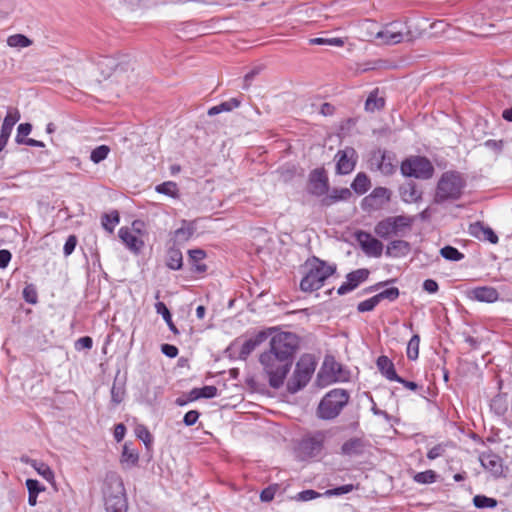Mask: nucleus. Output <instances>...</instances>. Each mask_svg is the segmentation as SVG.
Instances as JSON below:
<instances>
[{
	"label": "nucleus",
	"instance_id": "f257e3e1",
	"mask_svg": "<svg viewBox=\"0 0 512 512\" xmlns=\"http://www.w3.org/2000/svg\"><path fill=\"white\" fill-rule=\"evenodd\" d=\"M303 269L300 289L303 292H314L324 286L325 281L336 272L337 266L312 256L305 261Z\"/></svg>",
	"mask_w": 512,
	"mask_h": 512
},
{
	"label": "nucleus",
	"instance_id": "f03ea898",
	"mask_svg": "<svg viewBox=\"0 0 512 512\" xmlns=\"http://www.w3.org/2000/svg\"><path fill=\"white\" fill-rule=\"evenodd\" d=\"M465 187V180L457 171L444 172L436 187L435 203H443L448 200H457L461 197Z\"/></svg>",
	"mask_w": 512,
	"mask_h": 512
},
{
	"label": "nucleus",
	"instance_id": "7ed1b4c3",
	"mask_svg": "<svg viewBox=\"0 0 512 512\" xmlns=\"http://www.w3.org/2000/svg\"><path fill=\"white\" fill-rule=\"evenodd\" d=\"M259 360L268 375L269 385L274 389H279L284 384L292 364L267 351L260 355Z\"/></svg>",
	"mask_w": 512,
	"mask_h": 512
},
{
	"label": "nucleus",
	"instance_id": "20e7f679",
	"mask_svg": "<svg viewBox=\"0 0 512 512\" xmlns=\"http://www.w3.org/2000/svg\"><path fill=\"white\" fill-rule=\"evenodd\" d=\"M349 398V393L344 389H333L329 391L321 399L318 405V418L323 420H332L336 418L348 404Z\"/></svg>",
	"mask_w": 512,
	"mask_h": 512
},
{
	"label": "nucleus",
	"instance_id": "39448f33",
	"mask_svg": "<svg viewBox=\"0 0 512 512\" xmlns=\"http://www.w3.org/2000/svg\"><path fill=\"white\" fill-rule=\"evenodd\" d=\"M317 362L311 354H303L296 363L295 370L288 380L287 390L294 394L303 389L311 380Z\"/></svg>",
	"mask_w": 512,
	"mask_h": 512
},
{
	"label": "nucleus",
	"instance_id": "423d86ee",
	"mask_svg": "<svg viewBox=\"0 0 512 512\" xmlns=\"http://www.w3.org/2000/svg\"><path fill=\"white\" fill-rule=\"evenodd\" d=\"M106 512H127V499L124 483L120 476L111 475L104 491Z\"/></svg>",
	"mask_w": 512,
	"mask_h": 512
},
{
	"label": "nucleus",
	"instance_id": "0eeeda50",
	"mask_svg": "<svg viewBox=\"0 0 512 512\" xmlns=\"http://www.w3.org/2000/svg\"><path fill=\"white\" fill-rule=\"evenodd\" d=\"M298 345L299 339L296 334L291 332H280L271 338L270 349L267 352L273 353L292 364Z\"/></svg>",
	"mask_w": 512,
	"mask_h": 512
},
{
	"label": "nucleus",
	"instance_id": "6e6552de",
	"mask_svg": "<svg viewBox=\"0 0 512 512\" xmlns=\"http://www.w3.org/2000/svg\"><path fill=\"white\" fill-rule=\"evenodd\" d=\"M413 221V217L410 216H390L379 221L374 227V232L378 237L388 239L391 236L401 235L403 231L409 230L412 227Z\"/></svg>",
	"mask_w": 512,
	"mask_h": 512
},
{
	"label": "nucleus",
	"instance_id": "1a4fd4ad",
	"mask_svg": "<svg viewBox=\"0 0 512 512\" xmlns=\"http://www.w3.org/2000/svg\"><path fill=\"white\" fill-rule=\"evenodd\" d=\"M401 173L406 177L427 180L434 174V166L424 156H411L401 163Z\"/></svg>",
	"mask_w": 512,
	"mask_h": 512
},
{
	"label": "nucleus",
	"instance_id": "9d476101",
	"mask_svg": "<svg viewBox=\"0 0 512 512\" xmlns=\"http://www.w3.org/2000/svg\"><path fill=\"white\" fill-rule=\"evenodd\" d=\"M327 438L325 431H314L306 434L298 445V454L302 460L318 457L324 448Z\"/></svg>",
	"mask_w": 512,
	"mask_h": 512
},
{
	"label": "nucleus",
	"instance_id": "9b49d317",
	"mask_svg": "<svg viewBox=\"0 0 512 512\" xmlns=\"http://www.w3.org/2000/svg\"><path fill=\"white\" fill-rule=\"evenodd\" d=\"M335 172L337 175H348L352 173L358 161V154L353 147L347 146L340 149L334 156Z\"/></svg>",
	"mask_w": 512,
	"mask_h": 512
},
{
	"label": "nucleus",
	"instance_id": "f8f14e48",
	"mask_svg": "<svg viewBox=\"0 0 512 512\" xmlns=\"http://www.w3.org/2000/svg\"><path fill=\"white\" fill-rule=\"evenodd\" d=\"M391 191L385 187H376L367 195L361 203L364 211H376L382 209L391 200Z\"/></svg>",
	"mask_w": 512,
	"mask_h": 512
},
{
	"label": "nucleus",
	"instance_id": "ddd939ff",
	"mask_svg": "<svg viewBox=\"0 0 512 512\" xmlns=\"http://www.w3.org/2000/svg\"><path fill=\"white\" fill-rule=\"evenodd\" d=\"M355 239L367 256L378 258L382 255V242L373 237L369 232L358 230L355 232Z\"/></svg>",
	"mask_w": 512,
	"mask_h": 512
},
{
	"label": "nucleus",
	"instance_id": "4468645a",
	"mask_svg": "<svg viewBox=\"0 0 512 512\" xmlns=\"http://www.w3.org/2000/svg\"><path fill=\"white\" fill-rule=\"evenodd\" d=\"M329 188L328 177L324 169H315L309 175L308 191L315 196L326 194Z\"/></svg>",
	"mask_w": 512,
	"mask_h": 512
},
{
	"label": "nucleus",
	"instance_id": "2eb2a0df",
	"mask_svg": "<svg viewBox=\"0 0 512 512\" xmlns=\"http://www.w3.org/2000/svg\"><path fill=\"white\" fill-rule=\"evenodd\" d=\"M369 270L365 268L354 270L347 274L346 281L338 288L339 295H345L356 289L361 283L368 279Z\"/></svg>",
	"mask_w": 512,
	"mask_h": 512
},
{
	"label": "nucleus",
	"instance_id": "dca6fc26",
	"mask_svg": "<svg viewBox=\"0 0 512 512\" xmlns=\"http://www.w3.org/2000/svg\"><path fill=\"white\" fill-rule=\"evenodd\" d=\"M404 25L399 22L388 24L382 31L377 33L386 44H397L404 39Z\"/></svg>",
	"mask_w": 512,
	"mask_h": 512
},
{
	"label": "nucleus",
	"instance_id": "f3484780",
	"mask_svg": "<svg viewBox=\"0 0 512 512\" xmlns=\"http://www.w3.org/2000/svg\"><path fill=\"white\" fill-rule=\"evenodd\" d=\"M467 296L471 300L479 302L493 303L499 299L497 289L490 286H479L467 291Z\"/></svg>",
	"mask_w": 512,
	"mask_h": 512
},
{
	"label": "nucleus",
	"instance_id": "a211bd4d",
	"mask_svg": "<svg viewBox=\"0 0 512 512\" xmlns=\"http://www.w3.org/2000/svg\"><path fill=\"white\" fill-rule=\"evenodd\" d=\"M367 446L368 443L363 438L352 437L342 444L341 453L349 457L359 456L365 452Z\"/></svg>",
	"mask_w": 512,
	"mask_h": 512
},
{
	"label": "nucleus",
	"instance_id": "6ab92c4d",
	"mask_svg": "<svg viewBox=\"0 0 512 512\" xmlns=\"http://www.w3.org/2000/svg\"><path fill=\"white\" fill-rule=\"evenodd\" d=\"M118 235L125 246L133 252H139L144 246V242L128 227H121Z\"/></svg>",
	"mask_w": 512,
	"mask_h": 512
},
{
	"label": "nucleus",
	"instance_id": "aec40b11",
	"mask_svg": "<svg viewBox=\"0 0 512 512\" xmlns=\"http://www.w3.org/2000/svg\"><path fill=\"white\" fill-rule=\"evenodd\" d=\"M469 232L472 236L478 238L479 240L488 241L492 244H496L499 240L498 236L490 227L484 226L480 222L471 224Z\"/></svg>",
	"mask_w": 512,
	"mask_h": 512
},
{
	"label": "nucleus",
	"instance_id": "412c9836",
	"mask_svg": "<svg viewBox=\"0 0 512 512\" xmlns=\"http://www.w3.org/2000/svg\"><path fill=\"white\" fill-rule=\"evenodd\" d=\"M481 465L494 476L498 477L502 474V460L494 453H483L480 456Z\"/></svg>",
	"mask_w": 512,
	"mask_h": 512
},
{
	"label": "nucleus",
	"instance_id": "4be33fe9",
	"mask_svg": "<svg viewBox=\"0 0 512 512\" xmlns=\"http://www.w3.org/2000/svg\"><path fill=\"white\" fill-rule=\"evenodd\" d=\"M265 339L264 332H259L254 337L246 339L240 346L239 358L245 360Z\"/></svg>",
	"mask_w": 512,
	"mask_h": 512
},
{
	"label": "nucleus",
	"instance_id": "5701e85b",
	"mask_svg": "<svg viewBox=\"0 0 512 512\" xmlns=\"http://www.w3.org/2000/svg\"><path fill=\"white\" fill-rule=\"evenodd\" d=\"M400 196L405 203H417L422 199V191L415 183L409 182L400 187Z\"/></svg>",
	"mask_w": 512,
	"mask_h": 512
},
{
	"label": "nucleus",
	"instance_id": "b1692460",
	"mask_svg": "<svg viewBox=\"0 0 512 512\" xmlns=\"http://www.w3.org/2000/svg\"><path fill=\"white\" fill-rule=\"evenodd\" d=\"M410 252V244L404 240H393L386 248V255L399 258L406 256Z\"/></svg>",
	"mask_w": 512,
	"mask_h": 512
},
{
	"label": "nucleus",
	"instance_id": "393cba45",
	"mask_svg": "<svg viewBox=\"0 0 512 512\" xmlns=\"http://www.w3.org/2000/svg\"><path fill=\"white\" fill-rule=\"evenodd\" d=\"M376 365L378 370L386 379L393 381L398 376L393 362L387 356H379L376 361Z\"/></svg>",
	"mask_w": 512,
	"mask_h": 512
},
{
	"label": "nucleus",
	"instance_id": "a878e982",
	"mask_svg": "<svg viewBox=\"0 0 512 512\" xmlns=\"http://www.w3.org/2000/svg\"><path fill=\"white\" fill-rule=\"evenodd\" d=\"M352 196L348 188H335L322 199L323 206H331L339 201H346Z\"/></svg>",
	"mask_w": 512,
	"mask_h": 512
},
{
	"label": "nucleus",
	"instance_id": "bb28decb",
	"mask_svg": "<svg viewBox=\"0 0 512 512\" xmlns=\"http://www.w3.org/2000/svg\"><path fill=\"white\" fill-rule=\"evenodd\" d=\"M377 169L386 176L392 175L396 166L394 164V158L392 155L384 152H379V158L377 159Z\"/></svg>",
	"mask_w": 512,
	"mask_h": 512
},
{
	"label": "nucleus",
	"instance_id": "cd10ccee",
	"mask_svg": "<svg viewBox=\"0 0 512 512\" xmlns=\"http://www.w3.org/2000/svg\"><path fill=\"white\" fill-rule=\"evenodd\" d=\"M385 106V99L382 96H379V89L376 88L370 92L366 101H365V110L367 112L373 113L375 111H379L383 109Z\"/></svg>",
	"mask_w": 512,
	"mask_h": 512
},
{
	"label": "nucleus",
	"instance_id": "c85d7f7f",
	"mask_svg": "<svg viewBox=\"0 0 512 512\" xmlns=\"http://www.w3.org/2000/svg\"><path fill=\"white\" fill-rule=\"evenodd\" d=\"M241 104V100L238 98H230L227 101H224L218 105H215L208 110L209 116H215L222 112H230L235 108H238Z\"/></svg>",
	"mask_w": 512,
	"mask_h": 512
},
{
	"label": "nucleus",
	"instance_id": "c756f323",
	"mask_svg": "<svg viewBox=\"0 0 512 512\" xmlns=\"http://www.w3.org/2000/svg\"><path fill=\"white\" fill-rule=\"evenodd\" d=\"M166 265L172 270H179L183 265L182 252L178 248H170L167 251Z\"/></svg>",
	"mask_w": 512,
	"mask_h": 512
},
{
	"label": "nucleus",
	"instance_id": "7c9ffc66",
	"mask_svg": "<svg viewBox=\"0 0 512 512\" xmlns=\"http://www.w3.org/2000/svg\"><path fill=\"white\" fill-rule=\"evenodd\" d=\"M206 257V253L202 249H193L189 251V258L192 263V268L194 271L198 273H203L206 271L207 266L201 261Z\"/></svg>",
	"mask_w": 512,
	"mask_h": 512
},
{
	"label": "nucleus",
	"instance_id": "2f4dec72",
	"mask_svg": "<svg viewBox=\"0 0 512 512\" xmlns=\"http://www.w3.org/2000/svg\"><path fill=\"white\" fill-rule=\"evenodd\" d=\"M138 460V451L131 447V443H125L123 445L121 463L126 464L128 467H132L138 463Z\"/></svg>",
	"mask_w": 512,
	"mask_h": 512
},
{
	"label": "nucleus",
	"instance_id": "473e14b6",
	"mask_svg": "<svg viewBox=\"0 0 512 512\" xmlns=\"http://www.w3.org/2000/svg\"><path fill=\"white\" fill-rule=\"evenodd\" d=\"M370 186V179L363 172L358 173L351 184V188L359 195L366 193Z\"/></svg>",
	"mask_w": 512,
	"mask_h": 512
},
{
	"label": "nucleus",
	"instance_id": "72a5a7b5",
	"mask_svg": "<svg viewBox=\"0 0 512 512\" xmlns=\"http://www.w3.org/2000/svg\"><path fill=\"white\" fill-rule=\"evenodd\" d=\"M20 120V113L17 109H9L5 116L1 131L11 135L14 125Z\"/></svg>",
	"mask_w": 512,
	"mask_h": 512
},
{
	"label": "nucleus",
	"instance_id": "f704fd0d",
	"mask_svg": "<svg viewBox=\"0 0 512 512\" xmlns=\"http://www.w3.org/2000/svg\"><path fill=\"white\" fill-rule=\"evenodd\" d=\"M155 310L158 314H160L163 317V319L166 322V324L168 325L169 329L174 334H178L179 331H178L177 327L175 326V324L173 323L171 313H170L169 309L167 308V306L165 305V303L160 302V301L157 302L155 304Z\"/></svg>",
	"mask_w": 512,
	"mask_h": 512
},
{
	"label": "nucleus",
	"instance_id": "c9c22d12",
	"mask_svg": "<svg viewBox=\"0 0 512 512\" xmlns=\"http://www.w3.org/2000/svg\"><path fill=\"white\" fill-rule=\"evenodd\" d=\"M31 467L48 482L54 481V472L46 463L37 460L36 462H31Z\"/></svg>",
	"mask_w": 512,
	"mask_h": 512
},
{
	"label": "nucleus",
	"instance_id": "e433bc0d",
	"mask_svg": "<svg viewBox=\"0 0 512 512\" xmlns=\"http://www.w3.org/2000/svg\"><path fill=\"white\" fill-rule=\"evenodd\" d=\"M419 345H420V336L418 334H414L408 344L406 349L407 358L409 360H416L419 356Z\"/></svg>",
	"mask_w": 512,
	"mask_h": 512
},
{
	"label": "nucleus",
	"instance_id": "4c0bfd02",
	"mask_svg": "<svg viewBox=\"0 0 512 512\" xmlns=\"http://www.w3.org/2000/svg\"><path fill=\"white\" fill-rule=\"evenodd\" d=\"M7 44L10 47L25 48L32 44V41L23 34H14L7 38Z\"/></svg>",
	"mask_w": 512,
	"mask_h": 512
},
{
	"label": "nucleus",
	"instance_id": "58836bf2",
	"mask_svg": "<svg viewBox=\"0 0 512 512\" xmlns=\"http://www.w3.org/2000/svg\"><path fill=\"white\" fill-rule=\"evenodd\" d=\"M109 153H110V147L109 146H107V145L97 146L96 148H94L91 151L90 160L93 163L98 164L101 161L105 160Z\"/></svg>",
	"mask_w": 512,
	"mask_h": 512
},
{
	"label": "nucleus",
	"instance_id": "ea45409f",
	"mask_svg": "<svg viewBox=\"0 0 512 512\" xmlns=\"http://www.w3.org/2000/svg\"><path fill=\"white\" fill-rule=\"evenodd\" d=\"M120 218L117 211H114L110 214H104L102 216V226L108 232H113L115 226L119 223Z\"/></svg>",
	"mask_w": 512,
	"mask_h": 512
},
{
	"label": "nucleus",
	"instance_id": "a19ab883",
	"mask_svg": "<svg viewBox=\"0 0 512 512\" xmlns=\"http://www.w3.org/2000/svg\"><path fill=\"white\" fill-rule=\"evenodd\" d=\"M441 256L450 261H460L464 258V254L461 253L457 248L452 246H445L440 250Z\"/></svg>",
	"mask_w": 512,
	"mask_h": 512
},
{
	"label": "nucleus",
	"instance_id": "79ce46f5",
	"mask_svg": "<svg viewBox=\"0 0 512 512\" xmlns=\"http://www.w3.org/2000/svg\"><path fill=\"white\" fill-rule=\"evenodd\" d=\"M155 190L170 197H176L178 194L177 185L175 182L167 181L156 186Z\"/></svg>",
	"mask_w": 512,
	"mask_h": 512
},
{
	"label": "nucleus",
	"instance_id": "37998d69",
	"mask_svg": "<svg viewBox=\"0 0 512 512\" xmlns=\"http://www.w3.org/2000/svg\"><path fill=\"white\" fill-rule=\"evenodd\" d=\"M437 475L433 470L418 472L414 475L413 480L419 484H431L436 481Z\"/></svg>",
	"mask_w": 512,
	"mask_h": 512
},
{
	"label": "nucleus",
	"instance_id": "c03bdc74",
	"mask_svg": "<svg viewBox=\"0 0 512 512\" xmlns=\"http://www.w3.org/2000/svg\"><path fill=\"white\" fill-rule=\"evenodd\" d=\"M473 503L477 508H495L497 506V500L490 498L485 495H476L473 498Z\"/></svg>",
	"mask_w": 512,
	"mask_h": 512
},
{
	"label": "nucleus",
	"instance_id": "a18cd8bd",
	"mask_svg": "<svg viewBox=\"0 0 512 512\" xmlns=\"http://www.w3.org/2000/svg\"><path fill=\"white\" fill-rule=\"evenodd\" d=\"M136 436L143 441L147 449H150L153 443V436L144 425H138L135 429Z\"/></svg>",
	"mask_w": 512,
	"mask_h": 512
},
{
	"label": "nucleus",
	"instance_id": "49530a36",
	"mask_svg": "<svg viewBox=\"0 0 512 512\" xmlns=\"http://www.w3.org/2000/svg\"><path fill=\"white\" fill-rule=\"evenodd\" d=\"M98 66L100 67L103 74L109 76L110 72L117 67L116 60L112 57L103 56L98 61Z\"/></svg>",
	"mask_w": 512,
	"mask_h": 512
},
{
	"label": "nucleus",
	"instance_id": "de8ad7c7",
	"mask_svg": "<svg viewBox=\"0 0 512 512\" xmlns=\"http://www.w3.org/2000/svg\"><path fill=\"white\" fill-rule=\"evenodd\" d=\"M399 289L397 287H390L387 288L380 293L376 294V298L378 302L380 303L382 300H389L390 302L395 301L399 297Z\"/></svg>",
	"mask_w": 512,
	"mask_h": 512
},
{
	"label": "nucleus",
	"instance_id": "09e8293b",
	"mask_svg": "<svg viewBox=\"0 0 512 512\" xmlns=\"http://www.w3.org/2000/svg\"><path fill=\"white\" fill-rule=\"evenodd\" d=\"M23 298L27 303L36 304L38 301V294L36 287L33 284H27L23 289Z\"/></svg>",
	"mask_w": 512,
	"mask_h": 512
},
{
	"label": "nucleus",
	"instance_id": "8fccbe9b",
	"mask_svg": "<svg viewBox=\"0 0 512 512\" xmlns=\"http://www.w3.org/2000/svg\"><path fill=\"white\" fill-rule=\"evenodd\" d=\"M31 131L32 125L30 123H21L17 128V135L15 141L18 144H24L23 141L27 139L26 136H28L31 133Z\"/></svg>",
	"mask_w": 512,
	"mask_h": 512
},
{
	"label": "nucleus",
	"instance_id": "3c124183",
	"mask_svg": "<svg viewBox=\"0 0 512 512\" xmlns=\"http://www.w3.org/2000/svg\"><path fill=\"white\" fill-rule=\"evenodd\" d=\"M379 304L376 296L366 299L357 305V310L360 313L369 312L375 309V307Z\"/></svg>",
	"mask_w": 512,
	"mask_h": 512
},
{
	"label": "nucleus",
	"instance_id": "603ef678",
	"mask_svg": "<svg viewBox=\"0 0 512 512\" xmlns=\"http://www.w3.org/2000/svg\"><path fill=\"white\" fill-rule=\"evenodd\" d=\"M279 490L278 484H272L263 489L260 493L262 502H270L274 499L276 492Z\"/></svg>",
	"mask_w": 512,
	"mask_h": 512
},
{
	"label": "nucleus",
	"instance_id": "864d4df0",
	"mask_svg": "<svg viewBox=\"0 0 512 512\" xmlns=\"http://www.w3.org/2000/svg\"><path fill=\"white\" fill-rule=\"evenodd\" d=\"M492 407L499 413L504 414L507 410V403L505 395H497L492 400Z\"/></svg>",
	"mask_w": 512,
	"mask_h": 512
},
{
	"label": "nucleus",
	"instance_id": "5fc2aeb1",
	"mask_svg": "<svg viewBox=\"0 0 512 512\" xmlns=\"http://www.w3.org/2000/svg\"><path fill=\"white\" fill-rule=\"evenodd\" d=\"M26 487L28 489V494L37 496L40 492L45 490V487L36 479H27Z\"/></svg>",
	"mask_w": 512,
	"mask_h": 512
},
{
	"label": "nucleus",
	"instance_id": "6e6d98bb",
	"mask_svg": "<svg viewBox=\"0 0 512 512\" xmlns=\"http://www.w3.org/2000/svg\"><path fill=\"white\" fill-rule=\"evenodd\" d=\"M352 490H353V485L347 484V485L339 486L334 489H328L323 493V495L328 496V497L339 496V495L347 494V493L351 492Z\"/></svg>",
	"mask_w": 512,
	"mask_h": 512
},
{
	"label": "nucleus",
	"instance_id": "4d7b16f0",
	"mask_svg": "<svg viewBox=\"0 0 512 512\" xmlns=\"http://www.w3.org/2000/svg\"><path fill=\"white\" fill-rule=\"evenodd\" d=\"M124 395H125L124 388L121 386H116V384H113V386L111 388V401L115 405H118L123 401Z\"/></svg>",
	"mask_w": 512,
	"mask_h": 512
},
{
	"label": "nucleus",
	"instance_id": "13d9d810",
	"mask_svg": "<svg viewBox=\"0 0 512 512\" xmlns=\"http://www.w3.org/2000/svg\"><path fill=\"white\" fill-rule=\"evenodd\" d=\"M446 451V445L443 443L437 444L427 452V458L429 460H435L444 455Z\"/></svg>",
	"mask_w": 512,
	"mask_h": 512
},
{
	"label": "nucleus",
	"instance_id": "bf43d9fd",
	"mask_svg": "<svg viewBox=\"0 0 512 512\" xmlns=\"http://www.w3.org/2000/svg\"><path fill=\"white\" fill-rule=\"evenodd\" d=\"M323 494L315 491V490H312V489H308V490H303L301 492H299L296 496V499L298 501H310V500H313V499H316L320 496H322Z\"/></svg>",
	"mask_w": 512,
	"mask_h": 512
},
{
	"label": "nucleus",
	"instance_id": "052dcab7",
	"mask_svg": "<svg viewBox=\"0 0 512 512\" xmlns=\"http://www.w3.org/2000/svg\"><path fill=\"white\" fill-rule=\"evenodd\" d=\"M77 245V237L75 235H70L63 247V252L65 256H69L73 253L75 250V247Z\"/></svg>",
	"mask_w": 512,
	"mask_h": 512
},
{
	"label": "nucleus",
	"instance_id": "680f3d73",
	"mask_svg": "<svg viewBox=\"0 0 512 512\" xmlns=\"http://www.w3.org/2000/svg\"><path fill=\"white\" fill-rule=\"evenodd\" d=\"M260 70L259 68H254L251 71H249L245 76L243 80V86L242 88L244 90H248L252 84V81L254 78L259 74Z\"/></svg>",
	"mask_w": 512,
	"mask_h": 512
},
{
	"label": "nucleus",
	"instance_id": "e2e57ef3",
	"mask_svg": "<svg viewBox=\"0 0 512 512\" xmlns=\"http://www.w3.org/2000/svg\"><path fill=\"white\" fill-rule=\"evenodd\" d=\"M199 416L200 413L197 410H190L184 415L183 422L186 426H192L197 422Z\"/></svg>",
	"mask_w": 512,
	"mask_h": 512
},
{
	"label": "nucleus",
	"instance_id": "0e129e2a",
	"mask_svg": "<svg viewBox=\"0 0 512 512\" xmlns=\"http://www.w3.org/2000/svg\"><path fill=\"white\" fill-rule=\"evenodd\" d=\"M92 346H93V340L89 336L81 337L75 342V348L77 350H80V349H88L89 350L92 348Z\"/></svg>",
	"mask_w": 512,
	"mask_h": 512
},
{
	"label": "nucleus",
	"instance_id": "69168bd1",
	"mask_svg": "<svg viewBox=\"0 0 512 512\" xmlns=\"http://www.w3.org/2000/svg\"><path fill=\"white\" fill-rule=\"evenodd\" d=\"M202 398L211 399L217 396L218 389L213 385H207L199 388Z\"/></svg>",
	"mask_w": 512,
	"mask_h": 512
},
{
	"label": "nucleus",
	"instance_id": "338daca9",
	"mask_svg": "<svg viewBox=\"0 0 512 512\" xmlns=\"http://www.w3.org/2000/svg\"><path fill=\"white\" fill-rule=\"evenodd\" d=\"M14 10V5L10 0L0 1V17L8 16Z\"/></svg>",
	"mask_w": 512,
	"mask_h": 512
},
{
	"label": "nucleus",
	"instance_id": "774afa93",
	"mask_svg": "<svg viewBox=\"0 0 512 512\" xmlns=\"http://www.w3.org/2000/svg\"><path fill=\"white\" fill-rule=\"evenodd\" d=\"M161 351L164 355H166L169 358H175L179 352L176 346L170 344H163L161 346Z\"/></svg>",
	"mask_w": 512,
	"mask_h": 512
}]
</instances>
